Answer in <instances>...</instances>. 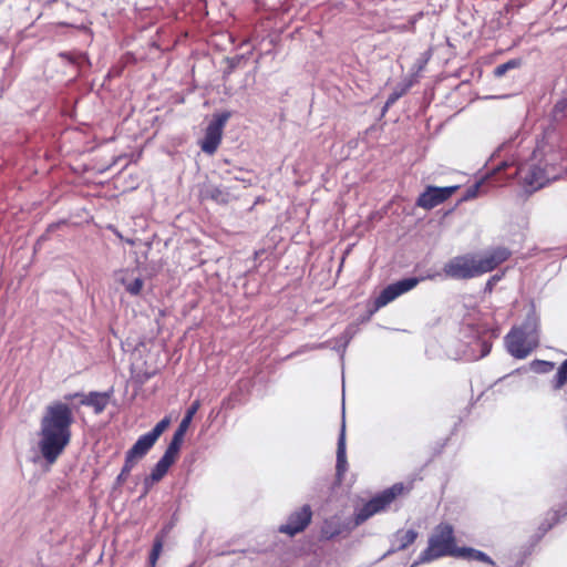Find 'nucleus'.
I'll list each match as a JSON object with an SVG mask.
<instances>
[{"mask_svg":"<svg viewBox=\"0 0 567 567\" xmlns=\"http://www.w3.org/2000/svg\"><path fill=\"white\" fill-rule=\"evenodd\" d=\"M72 409L66 402L48 405L40 421L39 450L47 463L53 464L71 441Z\"/></svg>","mask_w":567,"mask_h":567,"instance_id":"f257e3e1","label":"nucleus"},{"mask_svg":"<svg viewBox=\"0 0 567 567\" xmlns=\"http://www.w3.org/2000/svg\"><path fill=\"white\" fill-rule=\"evenodd\" d=\"M512 251L503 246L494 247L482 255L464 254L451 258L443 267L447 278L468 280L495 270L507 261Z\"/></svg>","mask_w":567,"mask_h":567,"instance_id":"f03ea898","label":"nucleus"},{"mask_svg":"<svg viewBox=\"0 0 567 567\" xmlns=\"http://www.w3.org/2000/svg\"><path fill=\"white\" fill-rule=\"evenodd\" d=\"M507 351L516 359H525L539 346V317L532 309L520 326H514L505 336Z\"/></svg>","mask_w":567,"mask_h":567,"instance_id":"7ed1b4c3","label":"nucleus"},{"mask_svg":"<svg viewBox=\"0 0 567 567\" xmlns=\"http://www.w3.org/2000/svg\"><path fill=\"white\" fill-rule=\"evenodd\" d=\"M457 549L453 526L449 523H441L433 529L427 547L420 555V560L432 561L445 556L455 557Z\"/></svg>","mask_w":567,"mask_h":567,"instance_id":"20e7f679","label":"nucleus"},{"mask_svg":"<svg viewBox=\"0 0 567 567\" xmlns=\"http://www.w3.org/2000/svg\"><path fill=\"white\" fill-rule=\"evenodd\" d=\"M169 423V417H164L153 427L152 431L138 437L135 444L126 452L125 463L118 475V481H124L128 476L136 463L148 453L159 436L166 431Z\"/></svg>","mask_w":567,"mask_h":567,"instance_id":"39448f33","label":"nucleus"},{"mask_svg":"<svg viewBox=\"0 0 567 567\" xmlns=\"http://www.w3.org/2000/svg\"><path fill=\"white\" fill-rule=\"evenodd\" d=\"M403 491V484L398 483L377 494L354 514V524L359 526L373 515L384 512Z\"/></svg>","mask_w":567,"mask_h":567,"instance_id":"423d86ee","label":"nucleus"},{"mask_svg":"<svg viewBox=\"0 0 567 567\" xmlns=\"http://www.w3.org/2000/svg\"><path fill=\"white\" fill-rule=\"evenodd\" d=\"M230 115L231 114L229 112H223L214 116V120L208 124L205 136L200 142V148L203 152L214 154L217 151L221 142L224 126Z\"/></svg>","mask_w":567,"mask_h":567,"instance_id":"0eeeda50","label":"nucleus"},{"mask_svg":"<svg viewBox=\"0 0 567 567\" xmlns=\"http://www.w3.org/2000/svg\"><path fill=\"white\" fill-rule=\"evenodd\" d=\"M420 282L419 278H404L386 286L380 295L374 299V310H379L400 297L401 295L412 290Z\"/></svg>","mask_w":567,"mask_h":567,"instance_id":"6e6552de","label":"nucleus"},{"mask_svg":"<svg viewBox=\"0 0 567 567\" xmlns=\"http://www.w3.org/2000/svg\"><path fill=\"white\" fill-rule=\"evenodd\" d=\"M458 188L457 185L447 187L427 186L417 197L416 206L426 210L433 209L446 202Z\"/></svg>","mask_w":567,"mask_h":567,"instance_id":"1a4fd4ad","label":"nucleus"},{"mask_svg":"<svg viewBox=\"0 0 567 567\" xmlns=\"http://www.w3.org/2000/svg\"><path fill=\"white\" fill-rule=\"evenodd\" d=\"M312 511L309 505H303L292 512L287 522L279 526L278 532L290 537L303 532L311 523Z\"/></svg>","mask_w":567,"mask_h":567,"instance_id":"9d476101","label":"nucleus"},{"mask_svg":"<svg viewBox=\"0 0 567 567\" xmlns=\"http://www.w3.org/2000/svg\"><path fill=\"white\" fill-rule=\"evenodd\" d=\"M76 399L79 404L92 408L95 414L102 413L106 408V392L91 391L87 394L75 392L64 395L66 402H73Z\"/></svg>","mask_w":567,"mask_h":567,"instance_id":"9b49d317","label":"nucleus"},{"mask_svg":"<svg viewBox=\"0 0 567 567\" xmlns=\"http://www.w3.org/2000/svg\"><path fill=\"white\" fill-rule=\"evenodd\" d=\"M198 198L200 202L212 200L219 205H226L230 200V194L219 186L203 184L199 187Z\"/></svg>","mask_w":567,"mask_h":567,"instance_id":"f8f14e48","label":"nucleus"},{"mask_svg":"<svg viewBox=\"0 0 567 567\" xmlns=\"http://www.w3.org/2000/svg\"><path fill=\"white\" fill-rule=\"evenodd\" d=\"M419 533L415 529H399L394 533L391 546L392 551H400L411 546L417 538Z\"/></svg>","mask_w":567,"mask_h":567,"instance_id":"ddd939ff","label":"nucleus"},{"mask_svg":"<svg viewBox=\"0 0 567 567\" xmlns=\"http://www.w3.org/2000/svg\"><path fill=\"white\" fill-rule=\"evenodd\" d=\"M175 463L174 460L164 455L159 458V461L153 467L151 474L145 478V484H154L158 483L168 472L169 467Z\"/></svg>","mask_w":567,"mask_h":567,"instance_id":"4468645a","label":"nucleus"},{"mask_svg":"<svg viewBox=\"0 0 567 567\" xmlns=\"http://www.w3.org/2000/svg\"><path fill=\"white\" fill-rule=\"evenodd\" d=\"M347 455H346V426L342 424L341 432L338 439V447H337V476L339 480L342 478L347 471Z\"/></svg>","mask_w":567,"mask_h":567,"instance_id":"2eb2a0df","label":"nucleus"},{"mask_svg":"<svg viewBox=\"0 0 567 567\" xmlns=\"http://www.w3.org/2000/svg\"><path fill=\"white\" fill-rule=\"evenodd\" d=\"M186 432H187L186 430H183L182 427H177V430L175 431V433L172 437L171 443L168 444L167 449L164 452V455L176 461Z\"/></svg>","mask_w":567,"mask_h":567,"instance_id":"dca6fc26","label":"nucleus"},{"mask_svg":"<svg viewBox=\"0 0 567 567\" xmlns=\"http://www.w3.org/2000/svg\"><path fill=\"white\" fill-rule=\"evenodd\" d=\"M186 432H187L186 430H183L182 427H177V430L175 431V433L172 437L171 443L168 444L167 449L164 452V455L176 461Z\"/></svg>","mask_w":567,"mask_h":567,"instance_id":"f3484780","label":"nucleus"},{"mask_svg":"<svg viewBox=\"0 0 567 567\" xmlns=\"http://www.w3.org/2000/svg\"><path fill=\"white\" fill-rule=\"evenodd\" d=\"M186 432H187L186 430H183L182 427H177V430L175 431V433L172 437L171 443L168 444L167 449L164 452V455L176 461Z\"/></svg>","mask_w":567,"mask_h":567,"instance_id":"a211bd4d","label":"nucleus"},{"mask_svg":"<svg viewBox=\"0 0 567 567\" xmlns=\"http://www.w3.org/2000/svg\"><path fill=\"white\" fill-rule=\"evenodd\" d=\"M455 557H462L470 560H478L487 564H494L491 557H488L485 553L468 547H458L457 555Z\"/></svg>","mask_w":567,"mask_h":567,"instance_id":"6ab92c4d","label":"nucleus"},{"mask_svg":"<svg viewBox=\"0 0 567 567\" xmlns=\"http://www.w3.org/2000/svg\"><path fill=\"white\" fill-rule=\"evenodd\" d=\"M543 173L537 167H532L528 174L524 177V181L533 188L537 189L544 186Z\"/></svg>","mask_w":567,"mask_h":567,"instance_id":"aec40b11","label":"nucleus"},{"mask_svg":"<svg viewBox=\"0 0 567 567\" xmlns=\"http://www.w3.org/2000/svg\"><path fill=\"white\" fill-rule=\"evenodd\" d=\"M200 408V402L199 400H195L192 405L188 408V410L186 411V414L185 416L183 417V420L181 421L178 427H182L183 430H188L189 427V424L194 417V415L197 413V411L199 410Z\"/></svg>","mask_w":567,"mask_h":567,"instance_id":"412c9836","label":"nucleus"},{"mask_svg":"<svg viewBox=\"0 0 567 567\" xmlns=\"http://www.w3.org/2000/svg\"><path fill=\"white\" fill-rule=\"evenodd\" d=\"M520 64L522 62L519 59H512L503 64H499L494 69V76L502 78L506 74L508 70L517 69L520 66Z\"/></svg>","mask_w":567,"mask_h":567,"instance_id":"4be33fe9","label":"nucleus"},{"mask_svg":"<svg viewBox=\"0 0 567 567\" xmlns=\"http://www.w3.org/2000/svg\"><path fill=\"white\" fill-rule=\"evenodd\" d=\"M567 383V359L558 368L554 379V388L560 389Z\"/></svg>","mask_w":567,"mask_h":567,"instance_id":"5701e85b","label":"nucleus"},{"mask_svg":"<svg viewBox=\"0 0 567 567\" xmlns=\"http://www.w3.org/2000/svg\"><path fill=\"white\" fill-rule=\"evenodd\" d=\"M125 289L133 296L140 295L143 289L144 281L142 278H135L132 281H123Z\"/></svg>","mask_w":567,"mask_h":567,"instance_id":"b1692460","label":"nucleus"},{"mask_svg":"<svg viewBox=\"0 0 567 567\" xmlns=\"http://www.w3.org/2000/svg\"><path fill=\"white\" fill-rule=\"evenodd\" d=\"M162 548H163V538L156 537L154 540V544H153V548L150 554V565L152 567H154L156 565L157 559L161 555Z\"/></svg>","mask_w":567,"mask_h":567,"instance_id":"393cba45","label":"nucleus"},{"mask_svg":"<svg viewBox=\"0 0 567 567\" xmlns=\"http://www.w3.org/2000/svg\"><path fill=\"white\" fill-rule=\"evenodd\" d=\"M162 548H163V538L156 537L154 540V544H153V548L150 554V565L152 567H154L156 565L157 559L161 555Z\"/></svg>","mask_w":567,"mask_h":567,"instance_id":"a878e982","label":"nucleus"},{"mask_svg":"<svg viewBox=\"0 0 567 567\" xmlns=\"http://www.w3.org/2000/svg\"><path fill=\"white\" fill-rule=\"evenodd\" d=\"M532 367L537 372H550L554 369V363L549 361L535 360L532 363Z\"/></svg>","mask_w":567,"mask_h":567,"instance_id":"bb28decb","label":"nucleus"},{"mask_svg":"<svg viewBox=\"0 0 567 567\" xmlns=\"http://www.w3.org/2000/svg\"><path fill=\"white\" fill-rule=\"evenodd\" d=\"M504 276V272L502 274H496V275H493L487 281H486V285H485V291L487 292H492L495 285L503 278Z\"/></svg>","mask_w":567,"mask_h":567,"instance_id":"cd10ccee","label":"nucleus"},{"mask_svg":"<svg viewBox=\"0 0 567 567\" xmlns=\"http://www.w3.org/2000/svg\"><path fill=\"white\" fill-rule=\"evenodd\" d=\"M482 183L483 182L481 181V182L475 183L471 187H468L467 190H466L465 199H470V198L476 197L477 194H478V190H480V187H481Z\"/></svg>","mask_w":567,"mask_h":567,"instance_id":"c85d7f7f","label":"nucleus"},{"mask_svg":"<svg viewBox=\"0 0 567 567\" xmlns=\"http://www.w3.org/2000/svg\"><path fill=\"white\" fill-rule=\"evenodd\" d=\"M405 93L404 90L400 91V92H393L389 95L388 100H386V103L385 105L386 106H390L392 104H394L403 94Z\"/></svg>","mask_w":567,"mask_h":567,"instance_id":"c756f323","label":"nucleus"},{"mask_svg":"<svg viewBox=\"0 0 567 567\" xmlns=\"http://www.w3.org/2000/svg\"><path fill=\"white\" fill-rule=\"evenodd\" d=\"M566 105H567V101H559V102L556 104L555 109H556V110H560V111H563V110L565 109V106H566Z\"/></svg>","mask_w":567,"mask_h":567,"instance_id":"7c9ffc66","label":"nucleus"}]
</instances>
